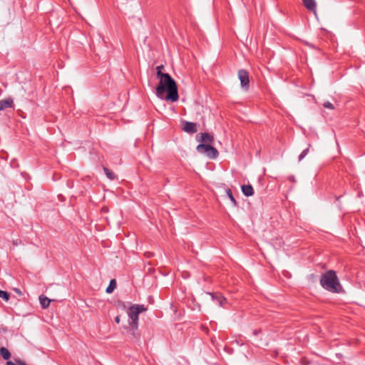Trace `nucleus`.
<instances>
[{"label": "nucleus", "mask_w": 365, "mask_h": 365, "mask_svg": "<svg viewBox=\"0 0 365 365\" xmlns=\"http://www.w3.org/2000/svg\"><path fill=\"white\" fill-rule=\"evenodd\" d=\"M158 85L155 89L156 96L160 99L175 102L178 100V86L175 80L168 73L158 71Z\"/></svg>", "instance_id": "1"}, {"label": "nucleus", "mask_w": 365, "mask_h": 365, "mask_svg": "<svg viewBox=\"0 0 365 365\" xmlns=\"http://www.w3.org/2000/svg\"><path fill=\"white\" fill-rule=\"evenodd\" d=\"M320 284L323 288L331 292L338 293L341 290V285L335 272L329 270L322 275Z\"/></svg>", "instance_id": "2"}, {"label": "nucleus", "mask_w": 365, "mask_h": 365, "mask_svg": "<svg viewBox=\"0 0 365 365\" xmlns=\"http://www.w3.org/2000/svg\"><path fill=\"white\" fill-rule=\"evenodd\" d=\"M147 310V307L143 304H133L129 307L127 311V314L129 317L130 322L129 325L133 334H135V331L138 329V315L139 314L144 312Z\"/></svg>", "instance_id": "3"}, {"label": "nucleus", "mask_w": 365, "mask_h": 365, "mask_svg": "<svg viewBox=\"0 0 365 365\" xmlns=\"http://www.w3.org/2000/svg\"><path fill=\"white\" fill-rule=\"evenodd\" d=\"M196 150L209 158L215 159L218 156L217 150L209 144L201 143L197 146Z\"/></svg>", "instance_id": "4"}, {"label": "nucleus", "mask_w": 365, "mask_h": 365, "mask_svg": "<svg viewBox=\"0 0 365 365\" xmlns=\"http://www.w3.org/2000/svg\"><path fill=\"white\" fill-rule=\"evenodd\" d=\"M238 78L240 81L241 86L245 91H247L250 85L249 73L245 69L238 71Z\"/></svg>", "instance_id": "5"}, {"label": "nucleus", "mask_w": 365, "mask_h": 365, "mask_svg": "<svg viewBox=\"0 0 365 365\" xmlns=\"http://www.w3.org/2000/svg\"><path fill=\"white\" fill-rule=\"evenodd\" d=\"M182 130L189 134L195 133L197 131V125L195 123L183 121Z\"/></svg>", "instance_id": "6"}, {"label": "nucleus", "mask_w": 365, "mask_h": 365, "mask_svg": "<svg viewBox=\"0 0 365 365\" xmlns=\"http://www.w3.org/2000/svg\"><path fill=\"white\" fill-rule=\"evenodd\" d=\"M14 101L11 98L0 100V111L4 110L6 108H14Z\"/></svg>", "instance_id": "7"}, {"label": "nucleus", "mask_w": 365, "mask_h": 365, "mask_svg": "<svg viewBox=\"0 0 365 365\" xmlns=\"http://www.w3.org/2000/svg\"><path fill=\"white\" fill-rule=\"evenodd\" d=\"M212 297V300H215L220 307H223L227 302L226 299L220 294H211L208 293Z\"/></svg>", "instance_id": "8"}, {"label": "nucleus", "mask_w": 365, "mask_h": 365, "mask_svg": "<svg viewBox=\"0 0 365 365\" xmlns=\"http://www.w3.org/2000/svg\"><path fill=\"white\" fill-rule=\"evenodd\" d=\"M304 6L309 11L316 12L317 4L315 0H302Z\"/></svg>", "instance_id": "9"}, {"label": "nucleus", "mask_w": 365, "mask_h": 365, "mask_svg": "<svg viewBox=\"0 0 365 365\" xmlns=\"http://www.w3.org/2000/svg\"><path fill=\"white\" fill-rule=\"evenodd\" d=\"M214 140V138L212 135L209 134L208 133H200V141L202 142V143H211Z\"/></svg>", "instance_id": "10"}, {"label": "nucleus", "mask_w": 365, "mask_h": 365, "mask_svg": "<svg viewBox=\"0 0 365 365\" xmlns=\"http://www.w3.org/2000/svg\"><path fill=\"white\" fill-rule=\"evenodd\" d=\"M242 191L245 196H252L254 194L253 187L250 185H244L242 186Z\"/></svg>", "instance_id": "11"}, {"label": "nucleus", "mask_w": 365, "mask_h": 365, "mask_svg": "<svg viewBox=\"0 0 365 365\" xmlns=\"http://www.w3.org/2000/svg\"><path fill=\"white\" fill-rule=\"evenodd\" d=\"M39 302L41 304V306L43 309H46L48 307L51 299H49L48 297H45L44 295H41L39 297Z\"/></svg>", "instance_id": "12"}, {"label": "nucleus", "mask_w": 365, "mask_h": 365, "mask_svg": "<svg viewBox=\"0 0 365 365\" xmlns=\"http://www.w3.org/2000/svg\"><path fill=\"white\" fill-rule=\"evenodd\" d=\"M0 354L5 360H8L11 357L9 351L5 347H1L0 349Z\"/></svg>", "instance_id": "13"}, {"label": "nucleus", "mask_w": 365, "mask_h": 365, "mask_svg": "<svg viewBox=\"0 0 365 365\" xmlns=\"http://www.w3.org/2000/svg\"><path fill=\"white\" fill-rule=\"evenodd\" d=\"M116 287V282L115 279H111L108 287L106 288V292L110 294L113 292Z\"/></svg>", "instance_id": "14"}, {"label": "nucleus", "mask_w": 365, "mask_h": 365, "mask_svg": "<svg viewBox=\"0 0 365 365\" xmlns=\"http://www.w3.org/2000/svg\"><path fill=\"white\" fill-rule=\"evenodd\" d=\"M103 170L107 178L110 180H114L115 178V174L106 167L103 168Z\"/></svg>", "instance_id": "15"}, {"label": "nucleus", "mask_w": 365, "mask_h": 365, "mask_svg": "<svg viewBox=\"0 0 365 365\" xmlns=\"http://www.w3.org/2000/svg\"><path fill=\"white\" fill-rule=\"evenodd\" d=\"M0 297L4 299L6 302L9 301L10 295L8 292L0 290Z\"/></svg>", "instance_id": "16"}, {"label": "nucleus", "mask_w": 365, "mask_h": 365, "mask_svg": "<svg viewBox=\"0 0 365 365\" xmlns=\"http://www.w3.org/2000/svg\"><path fill=\"white\" fill-rule=\"evenodd\" d=\"M226 192H227V196L229 197V198L230 199V200L232 202V203L234 204V205H237V202L235 199V197H233L232 194V191L230 189H227L226 190Z\"/></svg>", "instance_id": "17"}, {"label": "nucleus", "mask_w": 365, "mask_h": 365, "mask_svg": "<svg viewBox=\"0 0 365 365\" xmlns=\"http://www.w3.org/2000/svg\"><path fill=\"white\" fill-rule=\"evenodd\" d=\"M323 106H324V108H328V109H331V110L334 109V105H333L331 103L329 102V101H326V102H324V103H323Z\"/></svg>", "instance_id": "18"}, {"label": "nucleus", "mask_w": 365, "mask_h": 365, "mask_svg": "<svg viewBox=\"0 0 365 365\" xmlns=\"http://www.w3.org/2000/svg\"><path fill=\"white\" fill-rule=\"evenodd\" d=\"M309 152V148L304 149L301 154L299 155L298 160H303L304 158L307 155Z\"/></svg>", "instance_id": "19"}, {"label": "nucleus", "mask_w": 365, "mask_h": 365, "mask_svg": "<svg viewBox=\"0 0 365 365\" xmlns=\"http://www.w3.org/2000/svg\"><path fill=\"white\" fill-rule=\"evenodd\" d=\"M15 365H26V364L24 361H21L19 359H16Z\"/></svg>", "instance_id": "20"}, {"label": "nucleus", "mask_w": 365, "mask_h": 365, "mask_svg": "<svg viewBox=\"0 0 365 365\" xmlns=\"http://www.w3.org/2000/svg\"><path fill=\"white\" fill-rule=\"evenodd\" d=\"M163 68H164V67H163V65H161V66H158L156 67L157 72H158V71H161V70H162Z\"/></svg>", "instance_id": "21"}, {"label": "nucleus", "mask_w": 365, "mask_h": 365, "mask_svg": "<svg viewBox=\"0 0 365 365\" xmlns=\"http://www.w3.org/2000/svg\"><path fill=\"white\" fill-rule=\"evenodd\" d=\"M115 321L116 323H120V317L119 316H117L115 318Z\"/></svg>", "instance_id": "22"}, {"label": "nucleus", "mask_w": 365, "mask_h": 365, "mask_svg": "<svg viewBox=\"0 0 365 365\" xmlns=\"http://www.w3.org/2000/svg\"><path fill=\"white\" fill-rule=\"evenodd\" d=\"M14 291H15L18 294H19V295H21V290H19V289L16 288V289H14Z\"/></svg>", "instance_id": "23"}, {"label": "nucleus", "mask_w": 365, "mask_h": 365, "mask_svg": "<svg viewBox=\"0 0 365 365\" xmlns=\"http://www.w3.org/2000/svg\"><path fill=\"white\" fill-rule=\"evenodd\" d=\"M6 365H15V363L13 361H9L6 362Z\"/></svg>", "instance_id": "24"}, {"label": "nucleus", "mask_w": 365, "mask_h": 365, "mask_svg": "<svg viewBox=\"0 0 365 365\" xmlns=\"http://www.w3.org/2000/svg\"><path fill=\"white\" fill-rule=\"evenodd\" d=\"M306 45H307V46H308L309 47H310V48H314V46L312 43H307H307H306Z\"/></svg>", "instance_id": "25"}]
</instances>
